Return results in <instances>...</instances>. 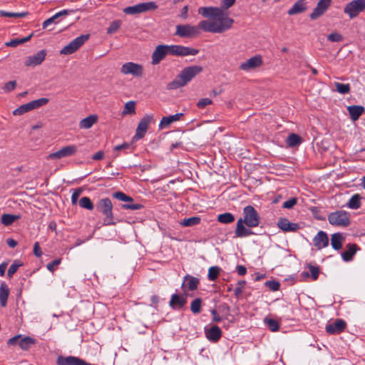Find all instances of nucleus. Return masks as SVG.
I'll use <instances>...</instances> for the list:
<instances>
[{
	"label": "nucleus",
	"mask_w": 365,
	"mask_h": 365,
	"mask_svg": "<svg viewBox=\"0 0 365 365\" xmlns=\"http://www.w3.org/2000/svg\"><path fill=\"white\" fill-rule=\"evenodd\" d=\"M187 294H174L171 296L169 306L175 310H180L184 308L187 303Z\"/></svg>",
	"instance_id": "a211bd4d"
},
{
	"label": "nucleus",
	"mask_w": 365,
	"mask_h": 365,
	"mask_svg": "<svg viewBox=\"0 0 365 365\" xmlns=\"http://www.w3.org/2000/svg\"><path fill=\"white\" fill-rule=\"evenodd\" d=\"M82 190L81 188L76 189L72 194L71 202L73 205H76L78 202V197L81 194Z\"/></svg>",
	"instance_id": "338daca9"
},
{
	"label": "nucleus",
	"mask_w": 365,
	"mask_h": 365,
	"mask_svg": "<svg viewBox=\"0 0 365 365\" xmlns=\"http://www.w3.org/2000/svg\"><path fill=\"white\" fill-rule=\"evenodd\" d=\"M185 282H187V289L188 290L190 291H194L195 289H197V286L200 283V280L197 277H195L193 276H191V275H189V274H187L185 277H184V282L182 284V288H184L185 287Z\"/></svg>",
	"instance_id": "c85d7f7f"
},
{
	"label": "nucleus",
	"mask_w": 365,
	"mask_h": 365,
	"mask_svg": "<svg viewBox=\"0 0 365 365\" xmlns=\"http://www.w3.org/2000/svg\"><path fill=\"white\" fill-rule=\"evenodd\" d=\"M170 55L176 56H195L199 52L197 49L180 45H169Z\"/></svg>",
	"instance_id": "f8f14e48"
},
{
	"label": "nucleus",
	"mask_w": 365,
	"mask_h": 365,
	"mask_svg": "<svg viewBox=\"0 0 365 365\" xmlns=\"http://www.w3.org/2000/svg\"><path fill=\"white\" fill-rule=\"evenodd\" d=\"M96 210L104 216L103 225L109 226L116 225L117 221H115L113 213V204L108 197L99 200L96 204Z\"/></svg>",
	"instance_id": "20e7f679"
},
{
	"label": "nucleus",
	"mask_w": 365,
	"mask_h": 365,
	"mask_svg": "<svg viewBox=\"0 0 365 365\" xmlns=\"http://www.w3.org/2000/svg\"><path fill=\"white\" fill-rule=\"evenodd\" d=\"M263 64L261 56H255L240 65L239 68L244 71H249L260 67Z\"/></svg>",
	"instance_id": "f3484780"
},
{
	"label": "nucleus",
	"mask_w": 365,
	"mask_h": 365,
	"mask_svg": "<svg viewBox=\"0 0 365 365\" xmlns=\"http://www.w3.org/2000/svg\"><path fill=\"white\" fill-rule=\"evenodd\" d=\"M265 285L267 287H268L272 291L279 290V287H280L279 282L274 281V280L267 281L265 282Z\"/></svg>",
	"instance_id": "680f3d73"
},
{
	"label": "nucleus",
	"mask_w": 365,
	"mask_h": 365,
	"mask_svg": "<svg viewBox=\"0 0 365 365\" xmlns=\"http://www.w3.org/2000/svg\"><path fill=\"white\" fill-rule=\"evenodd\" d=\"M212 103V100L207 98H202L197 103V106L198 108L202 109L205 108L207 106Z\"/></svg>",
	"instance_id": "0e129e2a"
},
{
	"label": "nucleus",
	"mask_w": 365,
	"mask_h": 365,
	"mask_svg": "<svg viewBox=\"0 0 365 365\" xmlns=\"http://www.w3.org/2000/svg\"><path fill=\"white\" fill-rule=\"evenodd\" d=\"M9 295V289L6 282H3L0 286V304L2 307L6 306Z\"/></svg>",
	"instance_id": "7c9ffc66"
},
{
	"label": "nucleus",
	"mask_w": 365,
	"mask_h": 365,
	"mask_svg": "<svg viewBox=\"0 0 365 365\" xmlns=\"http://www.w3.org/2000/svg\"><path fill=\"white\" fill-rule=\"evenodd\" d=\"M331 1L332 0H319L317 6L309 15L310 19L316 20L324 15L331 5Z\"/></svg>",
	"instance_id": "dca6fc26"
},
{
	"label": "nucleus",
	"mask_w": 365,
	"mask_h": 365,
	"mask_svg": "<svg viewBox=\"0 0 365 365\" xmlns=\"http://www.w3.org/2000/svg\"><path fill=\"white\" fill-rule=\"evenodd\" d=\"M264 322L268 326L272 331H277L279 329V324L277 321L273 319H264Z\"/></svg>",
	"instance_id": "3c124183"
},
{
	"label": "nucleus",
	"mask_w": 365,
	"mask_h": 365,
	"mask_svg": "<svg viewBox=\"0 0 365 365\" xmlns=\"http://www.w3.org/2000/svg\"><path fill=\"white\" fill-rule=\"evenodd\" d=\"M346 327V322L343 319H338L334 322L327 324L325 329L329 334H339L344 331Z\"/></svg>",
	"instance_id": "6ab92c4d"
},
{
	"label": "nucleus",
	"mask_w": 365,
	"mask_h": 365,
	"mask_svg": "<svg viewBox=\"0 0 365 365\" xmlns=\"http://www.w3.org/2000/svg\"><path fill=\"white\" fill-rule=\"evenodd\" d=\"M218 310L225 318H227L230 315V307L226 303H222L218 306Z\"/></svg>",
	"instance_id": "864d4df0"
},
{
	"label": "nucleus",
	"mask_w": 365,
	"mask_h": 365,
	"mask_svg": "<svg viewBox=\"0 0 365 365\" xmlns=\"http://www.w3.org/2000/svg\"><path fill=\"white\" fill-rule=\"evenodd\" d=\"M122 208L125 210H137L141 209L143 206L139 203L128 202L121 205Z\"/></svg>",
	"instance_id": "6e6d98bb"
},
{
	"label": "nucleus",
	"mask_w": 365,
	"mask_h": 365,
	"mask_svg": "<svg viewBox=\"0 0 365 365\" xmlns=\"http://www.w3.org/2000/svg\"><path fill=\"white\" fill-rule=\"evenodd\" d=\"M200 34L199 28L197 26L190 24H179L176 26L175 36L181 38H194Z\"/></svg>",
	"instance_id": "6e6552de"
},
{
	"label": "nucleus",
	"mask_w": 365,
	"mask_h": 365,
	"mask_svg": "<svg viewBox=\"0 0 365 365\" xmlns=\"http://www.w3.org/2000/svg\"><path fill=\"white\" fill-rule=\"evenodd\" d=\"M224 22H217L215 21L204 20L201 21L197 26L199 31L202 30L205 32L213 34H222L230 29L234 23L232 19H226Z\"/></svg>",
	"instance_id": "7ed1b4c3"
},
{
	"label": "nucleus",
	"mask_w": 365,
	"mask_h": 365,
	"mask_svg": "<svg viewBox=\"0 0 365 365\" xmlns=\"http://www.w3.org/2000/svg\"><path fill=\"white\" fill-rule=\"evenodd\" d=\"M236 0H222L221 2V7L220 9H222V11H225V10L232 7Z\"/></svg>",
	"instance_id": "69168bd1"
},
{
	"label": "nucleus",
	"mask_w": 365,
	"mask_h": 365,
	"mask_svg": "<svg viewBox=\"0 0 365 365\" xmlns=\"http://www.w3.org/2000/svg\"><path fill=\"white\" fill-rule=\"evenodd\" d=\"M327 40L331 42H340L343 40V36L340 34L334 32L327 36Z\"/></svg>",
	"instance_id": "13d9d810"
},
{
	"label": "nucleus",
	"mask_w": 365,
	"mask_h": 365,
	"mask_svg": "<svg viewBox=\"0 0 365 365\" xmlns=\"http://www.w3.org/2000/svg\"><path fill=\"white\" fill-rule=\"evenodd\" d=\"M260 223V216L255 207L247 205L243 209V217L238 219L235 230V237H246L255 235L252 227H257Z\"/></svg>",
	"instance_id": "f257e3e1"
},
{
	"label": "nucleus",
	"mask_w": 365,
	"mask_h": 365,
	"mask_svg": "<svg viewBox=\"0 0 365 365\" xmlns=\"http://www.w3.org/2000/svg\"><path fill=\"white\" fill-rule=\"evenodd\" d=\"M36 343V340L31 336L21 337L19 346L23 350H29L31 346Z\"/></svg>",
	"instance_id": "473e14b6"
},
{
	"label": "nucleus",
	"mask_w": 365,
	"mask_h": 365,
	"mask_svg": "<svg viewBox=\"0 0 365 365\" xmlns=\"http://www.w3.org/2000/svg\"><path fill=\"white\" fill-rule=\"evenodd\" d=\"M77 152V146L72 145H68L62 148L56 152L50 153L47 159H61L66 157H69L73 155Z\"/></svg>",
	"instance_id": "2eb2a0df"
},
{
	"label": "nucleus",
	"mask_w": 365,
	"mask_h": 365,
	"mask_svg": "<svg viewBox=\"0 0 365 365\" xmlns=\"http://www.w3.org/2000/svg\"><path fill=\"white\" fill-rule=\"evenodd\" d=\"M344 240L341 233L336 232L331 235V245L334 250H339L342 247V243Z\"/></svg>",
	"instance_id": "c756f323"
},
{
	"label": "nucleus",
	"mask_w": 365,
	"mask_h": 365,
	"mask_svg": "<svg viewBox=\"0 0 365 365\" xmlns=\"http://www.w3.org/2000/svg\"><path fill=\"white\" fill-rule=\"evenodd\" d=\"M201 218L198 216H193L189 218L182 220L179 224L182 227H192L200 224Z\"/></svg>",
	"instance_id": "f704fd0d"
},
{
	"label": "nucleus",
	"mask_w": 365,
	"mask_h": 365,
	"mask_svg": "<svg viewBox=\"0 0 365 365\" xmlns=\"http://www.w3.org/2000/svg\"><path fill=\"white\" fill-rule=\"evenodd\" d=\"M329 222L334 226L347 227L350 225V214L344 210H337L328 215Z\"/></svg>",
	"instance_id": "423d86ee"
},
{
	"label": "nucleus",
	"mask_w": 365,
	"mask_h": 365,
	"mask_svg": "<svg viewBox=\"0 0 365 365\" xmlns=\"http://www.w3.org/2000/svg\"><path fill=\"white\" fill-rule=\"evenodd\" d=\"M32 36H33V34H31L29 36L22 38L12 39L10 41L6 42L5 43V45L6 46L16 47L21 43L29 41L31 38Z\"/></svg>",
	"instance_id": "58836bf2"
},
{
	"label": "nucleus",
	"mask_w": 365,
	"mask_h": 365,
	"mask_svg": "<svg viewBox=\"0 0 365 365\" xmlns=\"http://www.w3.org/2000/svg\"><path fill=\"white\" fill-rule=\"evenodd\" d=\"M246 282L245 280H239L237 282V287L234 290L235 296L238 298L240 297L243 292V287L245 285Z\"/></svg>",
	"instance_id": "5fc2aeb1"
},
{
	"label": "nucleus",
	"mask_w": 365,
	"mask_h": 365,
	"mask_svg": "<svg viewBox=\"0 0 365 365\" xmlns=\"http://www.w3.org/2000/svg\"><path fill=\"white\" fill-rule=\"evenodd\" d=\"M297 202V199L296 197H292L285 201L283 203L282 207L286 209L292 208Z\"/></svg>",
	"instance_id": "e2e57ef3"
},
{
	"label": "nucleus",
	"mask_w": 365,
	"mask_h": 365,
	"mask_svg": "<svg viewBox=\"0 0 365 365\" xmlns=\"http://www.w3.org/2000/svg\"><path fill=\"white\" fill-rule=\"evenodd\" d=\"M313 243L318 250H322L328 246L329 237L327 234L324 231H319L313 239Z\"/></svg>",
	"instance_id": "5701e85b"
},
{
	"label": "nucleus",
	"mask_w": 365,
	"mask_h": 365,
	"mask_svg": "<svg viewBox=\"0 0 365 365\" xmlns=\"http://www.w3.org/2000/svg\"><path fill=\"white\" fill-rule=\"evenodd\" d=\"M347 110L352 120H356L364 113L365 108L362 106H350Z\"/></svg>",
	"instance_id": "a878e982"
},
{
	"label": "nucleus",
	"mask_w": 365,
	"mask_h": 365,
	"mask_svg": "<svg viewBox=\"0 0 365 365\" xmlns=\"http://www.w3.org/2000/svg\"><path fill=\"white\" fill-rule=\"evenodd\" d=\"M361 197L359 194H354L346 203V207L352 210L359 209L361 205Z\"/></svg>",
	"instance_id": "72a5a7b5"
},
{
	"label": "nucleus",
	"mask_w": 365,
	"mask_h": 365,
	"mask_svg": "<svg viewBox=\"0 0 365 365\" xmlns=\"http://www.w3.org/2000/svg\"><path fill=\"white\" fill-rule=\"evenodd\" d=\"M365 11V0H352L344 8V13L352 19Z\"/></svg>",
	"instance_id": "0eeeda50"
},
{
	"label": "nucleus",
	"mask_w": 365,
	"mask_h": 365,
	"mask_svg": "<svg viewBox=\"0 0 365 365\" xmlns=\"http://www.w3.org/2000/svg\"><path fill=\"white\" fill-rule=\"evenodd\" d=\"M89 38V34H82L71 41L60 51L61 54L70 55L76 52Z\"/></svg>",
	"instance_id": "1a4fd4ad"
},
{
	"label": "nucleus",
	"mask_w": 365,
	"mask_h": 365,
	"mask_svg": "<svg viewBox=\"0 0 365 365\" xmlns=\"http://www.w3.org/2000/svg\"><path fill=\"white\" fill-rule=\"evenodd\" d=\"M334 86L337 92L341 94H347L350 92L351 87L349 83L344 84L339 82H335Z\"/></svg>",
	"instance_id": "a18cd8bd"
},
{
	"label": "nucleus",
	"mask_w": 365,
	"mask_h": 365,
	"mask_svg": "<svg viewBox=\"0 0 365 365\" xmlns=\"http://www.w3.org/2000/svg\"><path fill=\"white\" fill-rule=\"evenodd\" d=\"M83 359L69 356H59L57 358L56 364L58 365H82Z\"/></svg>",
	"instance_id": "b1692460"
},
{
	"label": "nucleus",
	"mask_w": 365,
	"mask_h": 365,
	"mask_svg": "<svg viewBox=\"0 0 365 365\" xmlns=\"http://www.w3.org/2000/svg\"><path fill=\"white\" fill-rule=\"evenodd\" d=\"M153 120V115L152 114H148L143 116L138 125L134 138L136 139L143 138L148 130L150 123Z\"/></svg>",
	"instance_id": "4468645a"
},
{
	"label": "nucleus",
	"mask_w": 365,
	"mask_h": 365,
	"mask_svg": "<svg viewBox=\"0 0 365 365\" xmlns=\"http://www.w3.org/2000/svg\"><path fill=\"white\" fill-rule=\"evenodd\" d=\"M61 258L56 259L53 260L52 262L48 263L46 265V268L50 272H53L56 270V267L57 266H58L61 264Z\"/></svg>",
	"instance_id": "4d7b16f0"
},
{
	"label": "nucleus",
	"mask_w": 365,
	"mask_h": 365,
	"mask_svg": "<svg viewBox=\"0 0 365 365\" xmlns=\"http://www.w3.org/2000/svg\"><path fill=\"white\" fill-rule=\"evenodd\" d=\"M79 206L88 210H93L94 205L88 197H83L79 200Z\"/></svg>",
	"instance_id": "a19ab883"
},
{
	"label": "nucleus",
	"mask_w": 365,
	"mask_h": 365,
	"mask_svg": "<svg viewBox=\"0 0 365 365\" xmlns=\"http://www.w3.org/2000/svg\"><path fill=\"white\" fill-rule=\"evenodd\" d=\"M158 5L154 1L143 2L132 6L125 7L123 12L126 14L133 15L143 13L148 11L155 10Z\"/></svg>",
	"instance_id": "9d476101"
},
{
	"label": "nucleus",
	"mask_w": 365,
	"mask_h": 365,
	"mask_svg": "<svg viewBox=\"0 0 365 365\" xmlns=\"http://www.w3.org/2000/svg\"><path fill=\"white\" fill-rule=\"evenodd\" d=\"M47 52L45 49H42L38 51L33 56H30L27 58L25 61V66H36L41 64L45 60Z\"/></svg>",
	"instance_id": "aec40b11"
},
{
	"label": "nucleus",
	"mask_w": 365,
	"mask_h": 365,
	"mask_svg": "<svg viewBox=\"0 0 365 365\" xmlns=\"http://www.w3.org/2000/svg\"><path fill=\"white\" fill-rule=\"evenodd\" d=\"M207 339L211 342H217L222 336V331L217 325H213L209 329H205Z\"/></svg>",
	"instance_id": "4be33fe9"
},
{
	"label": "nucleus",
	"mask_w": 365,
	"mask_h": 365,
	"mask_svg": "<svg viewBox=\"0 0 365 365\" xmlns=\"http://www.w3.org/2000/svg\"><path fill=\"white\" fill-rule=\"evenodd\" d=\"M16 86V81H11L7 82L4 84V86L2 87V89L5 93L11 92V91L14 90Z\"/></svg>",
	"instance_id": "bf43d9fd"
},
{
	"label": "nucleus",
	"mask_w": 365,
	"mask_h": 365,
	"mask_svg": "<svg viewBox=\"0 0 365 365\" xmlns=\"http://www.w3.org/2000/svg\"><path fill=\"white\" fill-rule=\"evenodd\" d=\"M49 101V99L47 98H41L37 100L32 101L29 103L31 110L34 109L38 108L43 106L47 104Z\"/></svg>",
	"instance_id": "79ce46f5"
},
{
	"label": "nucleus",
	"mask_w": 365,
	"mask_h": 365,
	"mask_svg": "<svg viewBox=\"0 0 365 365\" xmlns=\"http://www.w3.org/2000/svg\"><path fill=\"white\" fill-rule=\"evenodd\" d=\"M182 115H183V113H176L175 115L163 117V118L161 119V120L160 122L159 128H163L169 126L172 123L179 120L180 117Z\"/></svg>",
	"instance_id": "bb28decb"
},
{
	"label": "nucleus",
	"mask_w": 365,
	"mask_h": 365,
	"mask_svg": "<svg viewBox=\"0 0 365 365\" xmlns=\"http://www.w3.org/2000/svg\"><path fill=\"white\" fill-rule=\"evenodd\" d=\"M143 66L133 62H127L123 64L120 73L124 75L131 74L134 77L140 78L143 75Z\"/></svg>",
	"instance_id": "9b49d317"
},
{
	"label": "nucleus",
	"mask_w": 365,
	"mask_h": 365,
	"mask_svg": "<svg viewBox=\"0 0 365 365\" xmlns=\"http://www.w3.org/2000/svg\"><path fill=\"white\" fill-rule=\"evenodd\" d=\"M306 9L307 7L304 0H299L293 5L291 9H289L287 13L289 15H294L300 14L304 11Z\"/></svg>",
	"instance_id": "2f4dec72"
},
{
	"label": "nucleus",
	"mask_w": 365,
	"mask_h": 365,
	"mask_svg": "<svg viewBox=\"0 0 365 365\" xmlns=\"http://www.w3.org/2000/svg\"><path fill=\"white\" fill-rule=\"evenodd\" d=\"M121 24V21L120 20L113 21L107 28V33L108 34H112L116 32L120 29Z\"/></svg>",
	"instance_id": "603ef678"
},
{
	"label": "nucleus",
	"mask_w": 365,
	"mask_h": 365,
	"mask_svg": "<svg viewBox=\"0 0 365 365\" xmlns=\"http://www.w3.org/2000/svg\"><path fill=\"white\" fill-rule=\"evenodd\" d=\"M198 13L205 18H212L215 21L224 22L226 19H231L227 14L219 7H200L198 9Z\"/></svg>",
	"instance_id": "39448f33"
},
{
	"label": "nucleus",
	"mask_w": 365,
	"mask_h": 365,
	"mask_svg": "<svg viewBox=\"0 0 365 365\" xmlns=\"http://www.w3.org/2000/svg\"><path fill=\"white\" fill-rule=\"evenodd\" d=\"M29 15V12H9L3 10H0V16L4 17H14V18H24Z\"/></svg>",
	"instance_id": "ea45409f"
},
{
	"label": "nucleus",
	"mask_w": 365,
	"mask_h": 365,
	"mask_svg": "<svg viewBox=\"0 0 365 365\" xmlns=\"http://www.w3.org/2000/svg\"><path fill=\"white\" fill-rule=\"evenodd\" d=\"M98 121L96 115H90L89 116L82 119L79 122V128L81 129H89Z\"/></svg>",
	"instance_id": "cd10ccee"
},
{
	"label": "nucleus",
	"mask_w": 365,
	"mask_h": 365,
	"mask_svg": "<svg viewBox=\"0 0 365 365\" xmlns=\"http://www.w3.org/2000/svg\"><path fill=\"white\" fill-rule=\"evenodd\" d=\"M113 197L118 200H120V201H123L125 202H134V200L131 197L125 195L124 192H120V191L114 192L113 194Z\"/></svg>",
	"instance_id": "de8ad7c7"
},
{
	"label": "nucleus",
	"mask_w": 365,
	"mask_h": 365,
	"mask_svg": "<svg viewBox=\"0 0 365 365\" xmlns=\"http://www.w3.org/2000/svg\"><path fill=\"white\" fill-rule=\"evenodd\" d=\"M308 267L311 273L312 278L314 280H317L319 277V268L318 267L312 266L311 264H309Z\"/></svg>",
	"instance_id": "052dcab7"
},
{
	"label": "nucleus",
	"mask_w": 365,
	"mask_h": 365,
	"mask_svg": "<svg viewBox=\"0 0 365 365\" xmlns=\"http://www.w3.org/2000/svg\"><path fill=\"white\" fill-rule=\"evenodd\" d=\"M217 220L220 223L230 224L235 221V217L230 212H225L217 216Z\"/></svg>",
	"instance_id": "4c0bfd02"
},
{
	"label": "nucleus",
	"mask_w": 365,
	"mask_h": 365,
	"mask_svg": "<svg viewBox=\"0 0 365 365\" xmlns=\"http://www.w3.org/2000/svg\"><path fill=\"white\" fill-rule=\"evenodd\" d=\"M347 250L341 252V257L344 261L349 262L352 260L353 257L356 251L360 250V247L356 244L349 243L346 245Z\"/></svg>",
	"instance_id": "393cba45"
},
{
	"label": "nucleus",
	"mask_w": 365,
	"mask_h": 365,
	"mask_svg": "<svg viewBox=\"0 0 365 365\" xmlns=\"http://www.w3.org/2000/svg\"><path fill=\"white\" fill-rule=\"evenodd\" d=\"M202 299L195 298L190 304V309L195 314H199L201 312Z\"/></svg>",
	"instance_id": "37998d69"
},
{
	"label": "nucleus",
	"mask_w": 365,
	"mask_h": 365,
	"mask_svg": "<svg viewBox=\"0 0 365 365\" xmlns=\"http://www.w3.org/2000/svg\"><path fill=\"white\" fill-rule=\"evenodd\" d=\"M19 215L3 214L1 217V222L5 226H8L11 225L14 222H15L16 220H19Z\"/></svg>",
	"instance_id": "c9c22d12"
},
{
	"label": "nucleus",
	"mask_w": 365,
	"mask_h": 365,
	"mask_svg": "<svg viewBox=\"0 0 365 365\" xmlns=\"http://www.w3.org/2000/svg\"><path fill=\"white\" fill-rule=\"evenodd\" d=\"M170 54L169 45L160 44L155 47L151 56V63L158 65L167 55Z\"/></svg>",
	"instance_id": "ddd939ff"
},
{
	"label": "nucleus",
	"mask_w": 365,
	"mask_h": 365,
	"mask_svg": "<svg viewBox=\"0 0 365 365\" xmlns=\"http://www.w3.org/2000/svg\"><path fill=\"white\" fill-rule=\"evenodd\" d=\"M30 110H31V106L29 105V103H27L26 104L21 105V106H19V108L15 109L13 111V115H23L24 113L29 112Z\"/></svg>",
	"instance_id": "09e8293b"
},
{
	"label": "nucleus",
	"mask_w": 365,
	"mask_h": 365,
	"mask_svg": "<svg viewBox=\"0 0 365 365\" xmlns=\"http://www.w3.org/2000/svg\"><path fill=\"white\" fill-rule=\"evenodd\" d=\"M135 113V103L134 101H128L125 103L123 114H134Z\"/></svg>",
	"instance_id": "8fccbe9b"
},
{
	"label": "nucleus",
	"mask_w": 365,
	"mask_h": 365,
	"mask_svg": "<svg viewBox=\"0 0 365 365\" xmlns=\"http://www.w3.org/2000/svg\"><path fill=\"white\" fill-rule=\"evenodd\" d=\"M221 269L217 266L211 267L208 270L207 277L210 281H215L220 274Z\"/></svg>",
	"instance_id": "c03bdc74"
},
{
	"label": "nucleus",
	"mask_w": 365,
	"mask_h": 365,
	"mask_svg": "<svg viewBox=\"0 0 365 365\" xmlns=\"http://www.w3.org/2000/svg\"><path fill=\"white\" fill-rule=\"evenodd\" d=\"M23 266V263L19 259H16L12 263V264L9 267L7 272V275L9 278L12 277V276L16 273L17 269Z\"/></svg>",
	"instance_id": "49530a36"
},
{
	"label": "nucleus",
	"mask_w": 365,
	"mask_h": 365,
	"mask_svg": "<svg viewBox=\"0 0 365 365\" xmlns=\"http://www.w3.org/2000/svg\"><path fill=\"white\" fill-rule=\"evenodd\" d=\"M302 138L295 133H291L287 139V143L289 147L297 146L302 143Z\"/></svg>",
	"instance_id": "e433bc0d"
},
{
	"label": "nucleus",
	"mask_w": 365,
	"mask_h": 365,
	"mask_svg": "<svg viewBox=\"0 0 365 365\" xmlns=\"http://www.w3.org/2000/svg\"><path fill=\"white\" fill-rule=\"evenodd\" d=\"M278 227L284 232H295L300 228L298 223L291 222L285 217H281L277 222Z\"/></svg>",
	"instance_id": "412c9836"
},
{
	"label": "nucleus",
	"mask_w": 365,
	"mask_h": 365,
	"mask_svg": "<svg viewBox=\"0 0 365 365\" xmlns=\"http://www.w3.org/2000/svg\"><path fill=\"white\" fill-rule=\"evenodd\" d=\"M202 71L200 66H190L183 68L176 78L168 83L167 89L175 90L186 86L192 78Z\"/></svg>",
	"instance_id": "f03ea898"
},
{
	"label": "nucleus",
	"mask_w": 365,
	"mask_h": 365,
	"mask_svg": "<svg viewBox=\"0 0 365 365\" xmlns=\"http://www.w3.org/2000/svg\"><path fill=\"white\" fill-rule=\"evenodd\" d=\"M21 334L16 335V336H15L14 337L10 338L7 341V344L9 346L16 345V344L19 345V342L21 340Z\"/></svg>",
	"instance_id": "774afa93"
}]
</instances>
